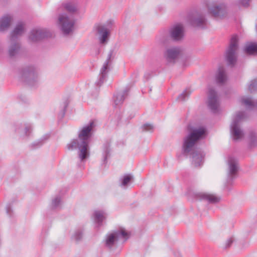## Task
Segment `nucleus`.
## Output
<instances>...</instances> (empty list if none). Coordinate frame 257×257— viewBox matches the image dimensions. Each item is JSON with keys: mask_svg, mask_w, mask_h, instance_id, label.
<instances>
[{"mask_svg": "<svg viewBox=\"0 0 257 257\" xmlns=\"http://www.w3.org/2000/svg\"><path fill=\"white\" fill-rule=\"evenodd\" d=\"M238 49V38L236 35L232 36L228 48L225 53V59L229 65L233 66L236 62Z\"/></svg>", "mask_w": 257, "mask_h": 257, "instance_id": "nucleus-4", "label": "nucleus"}, {"mask_svg": "<svg viewBox=\"0 0 257 257\" xmlns=\"http://www.w3.org/2000/svg\"><path fill=\"white\" fill-rule=\"evenodd\" d=\"M228 7L224 2H219L213 4L209 7L208 12L209 14L216 19H223L226 17L228 13Z\"/></svg>", "mask_w": 257, "mask_h": 257, "instance_id": "nucleus-8", "label": "nucleus"}, {"mask_svg": "<svg viewBox=\"0 0 257 257\" xmlns=\"http://www.w3.org/2000/svg\"><path fill=\"white\" fill-rule=\"evenodd\" d=\"M205 128L201 126L189 125L187 134L184 137L182 151L185 155H191L192 163L195 167L201 166L203 162L205 154L200 151L195 150L198 142L202 139L205 135Z\"/></svg>", "mask_w": 257, "mask_h": 257, "instance_id": "nucleus-1", "label": "nucleus"}, {"mask_svg": "<svg viewBox=\"0 0 257 257\" xmlns=\"http://www.w3.org/2000/svg\"><path fill=\"white\" fill-rule=\"evenodd\" d=\"M94 127V122L90 121L88 124L80 129L78 135V139L72 140L67 145V148L69 150L79 149L78 157L82 162L89 156L88 145L92 136Z\"/></svg>", "mask_w": 257, "mask_h": 257, "instance_id": "nucleus-2", "label": "nucleus"}, {"mask_svg": "<svg viewBox=\"0 0 257 257\" xmlns=\"http://www.w3.org/2000/svg\"><path fill=\"white\" fill-rule=\"evenodd\" d=\"M169 33L173 40L180 41L183 39L184 36V26L180 23L175 24L170 28Z\"/></svg>", "mask_w": 257, "mask_h": 257, "instance_id": "nucleus-13", "label": "nucleus"}, {"mask_svg": "<svg viewBox=\"0 0 257 257\" xmlns=\"http://www.w3.org/2000/svg\"><path fill=\"white\" fill-rule=\"evenodd\" d=\"M234 239L233 237H231L228 238L224 243V248H227L230 247Z\"/></svg>", "mask_w": 257, "mask_h": 257, "instance_id": "nucleus-34", "label": "nucleus"}, {"mask_svg": "<svg viewBox=\"0 0 257 257\" xmlns=\"http://www.w3.org/2000/svg\"><path fill=\"white\" fill-rule=\"evenodd\" d=\"M113 50H110L107 55V59L104 63L102 68L100 69L99 78L97 82V85L100 86L105 80L107 77V72L108 71V63L111 61V58L113 56Z\"/></svg>", "mask_w": 257, "mask_h": 257, "instance_id": "nucleus-15", "label": "nucleus"}, {"mask_svg": "<svg viewBox=\"0 0 257 257\" xmlns=\"http://www.w3.org/2000/svg\"><path fill=\"white\" fill-rule=\"evenodd\" d=\"M248 88L250 92H252L257 90V79L252 80L250 82Z\"/></svg>", "mask_w": 257, "mask_h": 257, "instance_id": "nucleus-29", "label": "nucleus"}, {"mask_svg": "<svg viewBox=\"0 0 257 257\" xmlns=\"http://www.w3.org/2000/svg\"><path fill=\"white\" fill-rule=\"evenodd\" d=\"M241 103L248 109H252L256 105V102L249 97L242 98Z\"/></svg>", "mask_w": 257, "mask_h": 257, "instance_id": "nucleus-26", "label": "nucleus"}, {"mask_svg": "<svg viewBox=\"0 0 257 257\" xmlns=\"http://www.w3.org/2000/svg\"><path fill=\"white\" fill-rule=\"evenodd\" d=\"M24 132L26 136L29 135L31 131V127L30 125H28L25 127L24 129Z\"/></svg>", "mask_w": 257, "mask_h": 257, "instance_id": "nucleus-36", "label": "nucleus"}, {"mask_svg": "<svg viewBox=\"0 0 257 257\" xmlns=\"http://www.w3.org/2000/svg\"><path fill=\"white\" fill-rule=\"evenodd\" d=\"M59 25L65 35L71 34L74 30L75 21L72 17H68L66 14L59 16Z\"/></svg>", "mask_w": 257, "mask_h": 257, "instance_id": "nucleus-5", "label": "nucleus"}, {"mask_svg": "<svg viewBox=\"0 0 257 257\" xmlns=\"http://www.w3.org/2000/svg\"><path fill=\"white\" fill-rule=\"evenodd\" d=\"M67 104L66 103L65 105V107H67Z\"/></svg>", "mask_w": 257, "mask_h": 257, "instance_id": "nucleus-40", "label": "nucleus"}, {"mask_svg": "<svg viewBox=\"0 0 257 257\" xmlns=\"http://www.w3.org/2000/svg\"><path fill=\"white\" fill-rule=\"evenodd\" d=\"M120 238H124L125 240L128 238V233L123 228H120L108 234L105 240V246L109 248H112L118 239Z\"/></svg>", "mask_w": 257, "mask_h": 257, "instance_id": "nucleus-7", "label": "nucleus"}, {"mask_svg": "<svg viewBox=\"0 0 257 257\" xmlns=\"http://www.w3.org/2000/svg\"><path fill=\"white\" fill-rule=\"evenodd\" d=\"M82 238V232L80 230L76 231L73 236V238L76 241H78Z\"/></svg>", "mask_w": 257, "mask_h": 257, "instance_id": "nucleus-33", "label": "nucleus"}, {"mask_svg": "<svg viewBox=\"0 0 257 257\" xmlns=\"http://www.w3.org/2000/svg\"><path fill=\"white\" fill-rule=\"evenodd\" d=\"M50 36V33L46 29L35 28L31 31L29 35V40L32 42H36Z\"/></svg>", "mask_w": 257, "mask_h": 257, "instance_id": "nucleus-14", "label": "nucleus"}, {"mask_svg": "<svg viewBox=\"0 0 257 257\" xmlns=\"http://www.w3.org/2000/svg\"><path fill=\"white\" fill-rule=\"evenodd\" d=\"M61 204V198L59 196L56 197L53 199L52 202V207L53 208H56L58 207Z\"/></svg>", "mask_w": 257, "mask_h": 257, "instance_id": "nucleus-30", "label": "nucleus"}, {"mask_svg": "<svg viewBox=\"0 0 257 257\" xmlns=\"http://www.w3.org/2000/svg\"><path fill=\"white\" fill-rule=\"evenodd\" d=\"M43 144V140L42 139H40L39 141H37L34 144H33V146H36V147H38L41 146Z\"/></svg>", "mask_w": 257, "mask_h": 257, "instance_id": "nucleus-37", "label": "nucleus"}, {"mask_svg": "<svg viewBox=\"0 0 257 257\" xmlns=\"http://www.w3.org/2000/svg\"><path fill=\"white\" fill-rule=\"evenodd\" d=\"M197 196L200 199L207 200L208 202L211 203H217L220 200V197L218 196H216L213 194L206 193H200L197 194Z\"/></svg>", "mask_w": 257, "mask_h": 257, "instance_id": "nucleus-21", "label": "nucleus"}, {"mask_svg": "<svg viewBox=\"0 0 257 257\" xmlns=\"http://www.w3.org/2000/svg\"><path fill=\"white\" fill-rule=\"evenodd\" d=\"M106 214L105 213L101 210H95L93 213V218L95 222L99 225H100L101 222L105 219Z\"/></svg>", "mask_w": 257, "mask_h": 257, "instance_id": "nucleus-23", "label": "nucleus"}, {"mask_svg": "<svg viewBox=\"0 0 257 257\" xmlns=\"http://www.w3.org/2000/svg\"><path fill=\"white\" fill-rule=\"evenodd\" d=\"M13 21V17L10 15H6L0 19V31H5L11 25Z\"/></svg>", "mask_w": 257, "mask_h": 257, "instance_id": "nucleus-19", "label": "nucleus"}, {"mask_svg": "<svg viewBox=\"0 0 257 257\" xmlns=\"http://www.w3.org/2000/svg\"><path fill=\"white\" fill-rule=\"evenodd\" d=\"M227 176L229 179H232L236 175L238 170V161L235 158L229 157L227 161Z\"/></svg>", "mask_w": 257, "mask_h": 257, "instance_id": "nucleus-16", "label": "nucleus"}, {"mask_svg": "<svg viewBox=\"0 0 257 257\" xmlns=\"http://www.w3.org/2000/svg\"><path fill=\"white\" fill-rule=\"evenodd\" d=\"M143 131L152 132L154 130V126L152 124L146 123L142 127Z\"/></svg>", "mask_w": 257, "mask_h": 257, "instance_id": "nucleus-32", "label": "nucleus"}, {"mask_svg": "<svg viewBox=\"0 0 257 257\" xmlns=\"http://www.w3.org/2000/svg\"><path fill=\"white\" fill-rule=\"evenodd\" d=\"M244 51L248 55L257 54V43H252L247 45L244 48Z\"/></svg>", "mask_w": 257, "mask_h": 257, "instance_id": "nucleus-24", "label": "nucleus"}, {"mask_svg": "<svg viewBox=\"0 0 257 257\" xmlns=\"http://www.w3.org/2000/svg\"><path fill=\"white\" fill-rule=\"evenodd\" d=\"M109 154V150L108 148H106L105 150V153L104 155V162H105L107 160V157Z\"/></svg>", "mask_w": 257, "mask_h": 257, "instance_id": "nucleus-38", "label": "nucleus"}, {"mask_svg": "<svg viewBox=\"0 0 257 257\" xmlns=\"http://www.w3.org/2000/svg\"><path fill=\"white\" fill-rule=\"evenodd\" d=\"M99 53V50L98 51V52H97V54H98Z\"/></svg>", "mask_w": 257, "mask_h": 257, "instance_id": "nucleus-41", "label": "nucleus"}, {"mask_svg": "<svg viewBox=\"0 0 257 257\" xmlns=\"http://www.w3.org/2000/svg\"><path fill=\"white\" fill-rule=\"evenodd\" d=\"M113 24L112 20L108 21L106 24H97L95 26V29L99 35V41L101 44H106L108 40L110 28Z\"/></svg>", "mask_w": 257, "mask_h": 257, "instance_id": "nucleus-6", "label": "nucleus"}, {"mask_svg": "<svg viewBox=\"0 0 257 257\" xmlns=\"http://www.w3.org/2000/svg\"><path fill=\"white\" fill-rule=\"evenodd\" d=\"M21 77L23 81L33 86L37 81L38 73L32 67L26 68L22 72Z\"/></svg>", "mask_w": 257, "mask_h": 257, "instance_id": "nucleus-9", "label": "nucleus"}, {"mask_svg": "<svg viewBox=\"0 0 257 257\" xmlns=\"http://www.w3.org/2000/svg\"><path fill=\"white\" fill-rule=\"evenodd\" d=\"M248 141L250 147H257V133L253 131H250L249 133Z\"/></svg>", "mask_w": 257, "mask_h": 257, "instance_id": "nucleus-25", "label": "nucleus"}, {"mask_svg": "<svg viewBox=\"0 0 257 257\" xmlns=\"http://www.w3.org/2000/svg\"><path fill=\"white\" fill-rule=\"evenodd\" d=\"M182 54V50L179 47H171L166 49L164 57L169 63L174 64Z\"/></svg>", "mask_w": 257, "mask_h": 257, "instance_id": "nucleus-10", "label": "nucleus"}, {"mask_svg": "<svg viewBox=\"0 0 257 257\" xmlns=\"http://www.w3.org/2000/svg\"><path fill=\"white\" fill-rule=\"evenodd\" d=\"M188 21L193 27L198 28H204L207 25V21L204 16L200 13H195L189 16Z\"/></svg>", "mask_w": 257, "mask_h": 257, "instance_id": "nucleus-12", "label": "nucleus"}, {"mask_svg": "<svg viewBox=\"0 0 257 257\" xmlns=\"http://www.w3.org/2000/svg\"><path fill=\"white\" fill-rule=\"evenodd\" d=\"M207 105L208 107L213 112L218 110L219 100L216 92L213 88H209L208 91Z\"/></svg>", "mask_w": 257, "mask_h": 257, "instance_id": "nucleus-11", "label": "nucleus"}, {"mask_svg": "<svg viewBox=\"0 0 257 257\" xmlns=\"http://www.w3.org/2000/svg\"><path fill=\"white\" fill-rule=\"evenodd\" d=\"M132 179L133 177L130 175H125L122 176L119 179L120 186L126 188Z\"/></svg>", "mask_w": 257, "mask_h": 257, "instance_id": "nucleus-27", "label": "nucleus"}, {"mask_svg": "<svg viewBox=\"0 0 257 257\" xmlns=\"http://www.w3.org/2000/svg\"><path fill=\"white\" fill-rule=\"evenodd\" d=\"M189 94L190 92L186 89L178 96L177 99L180 101H184L185 98L187 97Z\"/></svg>", "mask_w": 257, "mask_h": 257, "instance_id": "nucleus-31", "label": "nucleus"}, {"mask_svg": "<svg viewBox=\"0 0 257 257\" xmlns=\"http://www.w3.org/2000/svg\"><path fill=\"white\" fill-rule=\"evenodd\" d=\"M250 0H240L239 5L243 7L246 8L249 5Z\"/></svg>", "mask_w": 257, "mask_h": 257, "instance_id": "nucleus-35", "label": "nucleus"}, {"mask_svg": "<svg viewBox=\"0 0 257 257\" xmlns=\"http://www.w3.org/2000/svg\"><path fill=\"white\" fill-rule=\"evenodd\" d=\"M216 79L217 83L220 84L224 83L227 80V75L224 68L220 67L218 69Z\"/></svg>", "mask_w": 257, "mask_h": 257, "instance_id": "nucleus-22", "label": "nucleus"}, {"mask_svg": "<svg viewBox=\"0 0 257 257\" xmlns=\"http://www.w3.org/2000/svg\"><path fill=\"white\" fill-rule=\"evenodd\" d=\"M246 117L244 112H238L233 117L230 124L231 134L234 140L241 139L244 136V133L240 128V122Z\"/></svg>", "mask_w": 257, "mask_h": 257, "instance_id": "nucleus-3", "label": "nucleus"}, {"mask_svg": "<svg viewBox=\"0 0 257 257\" xmlns=\"http://www.w3.org/2000/svg\"><path fill=\"white\" fill-rule=\"evenodd\" d=\"M127 95V91L124 90L114 94L113 100L114 107L119 106L121 104Z\"/></svg>", "mask_w": 257, "mask_h": 257, "instance_id": "nucleus-20", "label": "nucleus"}, {"mask_svg": "<svg viewBox=\"0 0 257 257\" xmlns=\"http://www.w3.org/2000/svg\"><path fill=\"white\" fill-rule=\"evenodd\" d=\"M10 45L9 48V54L11 57L17 56L21 50L20 43L18 41H12L10 39Z\"/></svg>", "mask_w": 257, "mask_h": 257, "instance_id": "nucleus-18", "label": "nucleus"}, {"mask_svg": "<svg viewBox=\"0 0 257 257\" xmlns=\"http://www.w3.org/2000/svg\"><path fill=\"white\" fill-rule=\"evenodd\" d=\"M65 9L70 13H74L77 10L76 6L71 3L65 4L64 5Z\"/></svg>", "mask_w": 257, "mask_h": 257, "instance_id": "nucleus-28", "label": "nucleus"}, {"mask_svg": "<svg viewBox=\"0 0 257 257\" xmlns=\"http://www.w3.org/2000/svg\"><path fill=\"white\" fill-rule=\"evenodd\" d=\"M11 211V208H10V207H7V212L8 214H10V212Z\"/></svg>", "mask_w": 257, "mask_h": 257, "instance_id": "nucleus-39", "label": "nucleus"}, {"mask_svg": "<svg viewBox=\"0 0 257 257\" xmlns=\"http://www.w3.org/2000/svg\"><path fill=\"white\" fill-rule=\"evenodd\" d=\"M26 27L24 23L19 22L11 35V39L12 41H17L18 38L21 36L25 31Z\"/></svg>", "mask_w": 257, "mask_h": 257, "instance_id": "nucleus-17", "label": "nucleus"}]
</instances>
